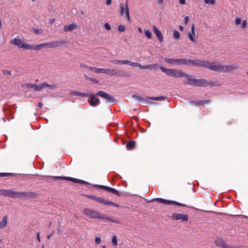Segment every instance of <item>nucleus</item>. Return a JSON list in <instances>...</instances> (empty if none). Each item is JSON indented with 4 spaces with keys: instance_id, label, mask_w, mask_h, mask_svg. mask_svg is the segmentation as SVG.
Returning <instances> with one entry per match:
<instances>
[{
    "instance_id": "f257e3e1",
    "label": "nucleus",
    "mask_w": 248,
    "mask_h": 248,
    "mask_svg": "<svg viewBox=\"0 0 248 248\" xmlns=\"http://www.w3.org/2000/svg\"><path fill=\"white\" fill-rule=\"evenodd\" d=\"M205 63L204 64L203 67L209 68L212 71L218 72H227L234 70L238 67L237 64L228 65H220L217 62H210L208 61H205Z\"/></svg>"
},
{
    "instance_id": "f03ea898",
    "label": "nucleus",
    "mask_w": 248,
    "mask_h": 248,
    "mask_svg": "<svg viewBox=\"0 0 248 248\" xmlns=\"http://www.w3.org/2000/svg\"><path fill=\"white\" fill-rule=\"evenodd\" d=\"M182 75V77L185 78L184 79L185 84L201 87L203 86L205 83V80L204 79L194 78L193 76L189 75L184 72H183Z\"/></svg>"
},
{
    "instance_id": "7ed1b4c3",
    "label": "nucleus",
    "mask_w": 248,
    "mask_h": 248,
    "mask_svg": "<svg viewBox=\"0 0 248 248\" xmlns=\"http://www.w3.org/2000/svg\"><path fill=\"white\" fill-rule=\"evenodd\" d=\"M83 214L91 219H107L106 215L104 214H100L97 211H96L92 209L86 208L84 209L83 211Z\"/></svg>"
},
{
    "instance_id": "20e7f679",
    "label": "nucleus",
    "mask_w": 248,
    "mask_h": 248,
    "mask_svg": "<svg viewBox=\"0 0 248 248\" xmlns=\"http://www.w3.org/2000/svg\"><path fill=\"white\" fill-rule=\"evenodd\" d=\"M160 69L163 72L166 73L168 76L175 78L182 77L183 72L179 69H169L163 66H161Z\"/></svg>"
},
{
    "instance_id": "39448f33",
    "label": "nucleus",
    "mask_w": 248,
    "mask_h": 248,
    "mask_svg": "<svg viewBox=\"0 0 248 248\" xmlns=\"http://www.w3.org/2000/svg\"><path fill=\"white\" fill-rule=\"evenodd\" d=\"M103 73L111 76H116L117 77L127 76L126 73L123 70H115L108 68H103Z\"/></svg>"
},
{
    "instance_id": "423d86ee",
    "label": "nucleus",
    "mask_w": 248,
    "mask_h": 248,
    "mask_svg": "<svg viewBox=\"0 0 248 248\" xmlns=\"http://www.w3.org/2000/svg\"><path fill=\"white\" fill-rule=\"evenodd\" d=\"M152 201H156L157 202L164 203L166 205L175 204L181 206H186V205L183 203L178 202L176 201L165 200L162 198H155L152 200Z\"/></svg>"
},
{
    "instance_id": "0eeeda50",
    "label": "nucleus",
    "mask_w": 248,
    "mask_h": 248,
    "mask_svg": "<svg viewBox=\"0 0 248 248\" xmlns=\"http://www.w3.org/2000/svg\"><path fill=\"white\" fill-rule=\"evenodd\" d=\"M120 14L121 16H124V14H125V16L127 19V20L128 21H130V14H129V10L128 6V0H126L125 5H124V3H120Z\"/></svg>"
},
{
    "instance_id": "6e6552de",
    "label": "nucleus",
    "mask_w": 248,
    "mask_h": 248,
    "mask_svg": "<svg viewBox=\"0 0 248 248\" xmlns=\"http://www.w3.org/2000/svg\"><path fill=\"white\" fill-rule=\"evenodd\" d=\"M185 60L186 64L185 65H187L189 66H197L203 67L204 64L205 63V61L198 59L192 60L185 59Z\"/></svg>"
},
{
    "instance_id": "1a4fd4ad",
    "label": "nucleus",
    "mask_w": 248,
    "mask_h": 248,
    "mask_svg": "<svg viewBox=\"0 0 248 248\" xmlns=\"http://www.w3.org/2000/svg\"><path fill=\"white\" fill-rule=\"evenodd\" d=\"M10 43L11 45L16 46L19 48H22L25 49H27L28 44L23 42L21 39L19 38H15L11 40Z\"/></svg>"
},
{
    "instance_id": "9d476101",
    "label": "nucleus",
    "mask_w": 248,
    "mask_h": 248,
    "mask_svg": "<svg viewBox=\"0 0 248 248\" xmlns=\"http://www.w3.org/2000/svg\"><path fill=\"white\" fill-rule=\"evenodd\" d=\"M65 43L64 41H55L46 43H43L44 47L46 48H55L62 46Z\"/></svg>"
},
{
    "instance_id": "9b49d317",
    "label": "nucleus",
    "mask_w": 248,
    "mask_h": 248,
    "mask_svg": "<svg viewBox=\"0 0 248 248\" xmlns=\"http://www.w3.org/2000/svg\"><path fill=\"white\" fill-rule=\"evenodd\" d=\"M165 62L167 63L173 65H185L186 64L185 59H172L166 58Z\"/></svg>"
},
{
    "instance_id": "f8f14e48",
    "label": "nucleus",
    "mask_w": 248,
    "mask_h": 248,
    "mask_svg": "<svg viewBox=\"0 0 248 248\" xmlns=\"http://www.w3.org/2000/svg\"><path fill=\"white\" fill-rule=\"evenodd\" d=\"M96 95L105 98L108 103H113L115 101L114 98L112 96L103 91H100L98 92Z\"/></svg>"
},
{
    "instance_id": "ddd939ff",
    "label": "nucleus",
    "mask_w": 248,
    "mask_h": 248,
    "mask_svg": "<svg viewBox=\"0 0 248 248\" xmlns=\"http://www.w3.org/2000/svg\"><path fill=\"white\" fill-rule=\"evenodd\" d=\"M172 219L175 220H181L182 221H187L188 216L187 214L174 213L171 216Z\"/></svg>"
},
{
    "instance_id": "4468645a",
    "label": "nucleus",
    "mask_w": 248,
    "mask_h": 248,
    "mask_svg": "<svg viewBox=\"0 0 248 248\" xmlns=\"http://www.w3.org/2000/svg\"><path fill=\"white\" fill-rule=\"evenodd\" d=\"M94 187H97V188H99V189L100 188V189H103L106 190L107 191H108L109 192H111L115 195H116L118 196H120V192L117 190H116L113 188H112V187H109L108 186H103V185H94Z\"/></svg>"
},
{
    "instance_id": "2eb2a0df",
    "label": "nucleus",
    "mask_w": 248,
    "mask_h": 248,
    "mask_svg": "<svg viewBox=\"0 0 248 248\" xmlns=\"http://www.w3.org/2000/svg\"><path fill=\"white\" fill-rule=\"evenodd\" d=\"M133 97L139 102L140 105L143 106H147L153 103V102L146 98L140 96L134 95Z\"/></svg>"
},
{
    "instance_id": "dca6fc26",
    "label": "nucleus",
    "mask_w": 248,
    "mask_h": 248,
    "mask_svg": "<svg viewBox=\"0 0 248 248\" xmlns=\"http://www.w3.org/2000/svg\"><path fill=\"white\" fill-rule=\"evenodd\" d=\"M15 191H13L10 189H0V195L12 198H15Z\"/></svg>"
},
{
    "instance_id": "f3484780",
    "label": "nucleus",
    "mask_w": 248,
    "mask_h": 248,
    "mask_svg": "<svg viewBox=\"0 0 248 248\" xmlns=\"http://www.w3.org/2000/svg\"><path fill=\"white\" fill-rule=\"evenodd\" d=\"M26 86L31 89H32L35 91H40L43 89L42 83L39 85L34 83H28L26 84Z\"/></svg>"
},
{
    "instance_id": "a211bd4d",
    "label": "nucleus",
    "mask_w": 248,
    "mask_h": 248,
    "mask_svg": "<svg viewBox=\"0 0 248 248\" xmlns=\"http://www.w3.org/2000/svg\"><path fill=\"white\" fill-rule=\"evenodd\" d=\"M16 194L15 198H26L30 197L33 195V193L31 192H19L15 191Z\"/></svg>"
},
{
    "instance_id": "6ab92c4d",
    "label": "nucleus",
    "mask_w": 248,
    "mask_h": 248,
    "mask_svg": "<svg viewBox=\"0 0 248 248\" xmlns=\"http://www.w3.org/2000/svg\"><path fill=\"white\" fill-rule=\"evenodd\" d=\"M191 31H192V33H191L190 32H188V37L190 40H191L192 41H193L194 42L196 43V40L193 37V36L197 37L198 32L195 30L194 24H193L191 27Z\"/></svg>"
},
{
    "instance_id": "aec40b11",
    "label": "nucleus",
    "mask_w": 248,
    "mask_h": 248,
    "mask_svg": "<svg viewBox=\"0 0 248 248\" xmlns=\"http://www.w3.org/2000/svg\"><path fill=\"white\" fill-rule=\"evenodd\" d=\"M216 244L217 246H219L220 247H222L223 248H233L232 246L228 245L223 240H217L215 241Z\"/></svg>"
},
{
    "instance_id": "412c9836",
    "label": "nucleus",
    "mask_w": 248,
    "mask_h": 248,
    "mask_svg": "<svg viewBox=\"0 0 248 248\" xmlns=\"http://www.w3.org/2000/svg\"><path fill=\"white\" fill-rule=\"evenodd\" d=\"M44 47L43 44H40L39 45H30L28 44L27 50L31 49L35 51H39Z\"/></svg>"
},
{
    "instance_id": "4be33fe9",
    "label": "nucleus",
    "mask_w": 248,
    "mask_h": 248,
    "mask_svg": "<svg viewBox=\"0 0 248 248\" xmlns=\"http://www.w3.org/2000/svg\"><path fill=\"white\" fill-rule=\"evenodd\" d=\"M153 31L156 34L158 40L160 42H162L163 40V37L161 32L158 30L155 26H153Z\"/></svg>"
},
{
    "instance_id": "5701e85b",
    "label": "nucleus",
    "mask_w": 248,
    "mask_h": 248,
    "mask_svg": "<svg viewBox=\"0 0 248 248\" xmlns=\"http://www.w3.org/2000/svg\"><path fill=\"white\" fill-rule=\"evenodd\" d=\"M56 178L59 180H66L71 181L75 183H79V179L70 177L57 176Z\"/></svg>"
},
{
    "instance_id": "b1692460",
    "label": "nucleus",
    "mask_w": 248,
    "mask_h": 248,
    "mask_svg": "<svg viewBox=\"0 0 248 248\" xmlns=\"http://www.w3.org/2000/svg\"><path fill=\"white\" fill-rule=\"evenodd\" d=\"M77 27V26L75 23H71L68 25H65L64 27V31H70L75 30Z\"/></svg>"
},
{
    "instance_id": "393cba45",
    "label": "nucleus",
    "mask_w": 248,
    "mask_h": 248,
    "mask_svg": "<svg viewBox=\"0 0 248 248\" xmlns=\"http://www.w3.org/2000/svg\"><path fill=\"white\" fill-rule=\"evenodd\" d=\"M42 86L43 88L47 87L49 90H55L58 88L57 84L55 83L52 84H48L46 82L42 83Z\"/></svg>"
},
{
    "instance_id": "a878e982",
    "label": "nucleus",
    "mask_w": 248,
    "mask_h": 248,
    "mask_svg": "<svg viewBox=\"0 0 248 248\" xmlns=\"http://www.w3.org/2000/svg\"><path fill=\"white\" fill-rule=\"evenodd\" d=\"M70 94L74 95H77L79 96L87 97L89 95L87 93H82L78 91H72Z\"/></svg>"
},
{
    "instance_id": "bb28decb",
    "label": "nucleus",
    "mask_w": 248,
    "mask_h": 248,
    "mask_svg": "<svg viewBox=\"0 0 248 248\" xmlns=\"http://www.w3.org/2000/svg\"><path fill=\"white\" fill-rule=\"evenodd\" d=\"M21 174L9 173V172H0V177H4L7 176H14L16 175H21Z\"/></svg>"
},
{
    "instance_id": "cd10ccee",
    "label": "nucleus",
    "mask_w": 248,
    "mask_h": 248,
    "mask_svg": "<svg viewBox=\"0 0 248 248\" xmlns=\"http://www.w3.org/2000/svg\"><path fill=\"white\" fill-rule=\"evenodd\" d=\"M7 224V217L6 216L3 217L2 221L0 222V229H3Z\"/></svg>"
},
{
    "instance_id": "c85d7f7f",
    "label": "nucleus",
    "mask_w": 248,
    "mask_h": 248,
    "mask_svg": "<svg viewBox=\"0 0 248 248\" xmlns=\"http://www.w3.org/2000/svg\"><path fill=\"white\" fill-rule=\"evenodd\" d=\"M136 142L134 141H130L126 144V149L128 150H132L135 146Z\"/></svg>"
},
{
    "instance_id": "c756f323",
    "label": "nucleus",
    "mask_w": 248,
    "mask_h": 248,
    "mask_svg": "<svg viewBox=\"0 0 248 248\" xmlns=\"http://www.w3.org/2000/svg\"><path fill=\"white\" fill-rule=\"evenodd\" d=\"M100 104V100L99 98H96L95 100H94L92 101V100L89 101V105L92 107H96L99 105Z\"/></svg>"
},
{
    "instance_id": "7c9ffc66",
    "label": "nucleus",
    "mask_w": 248,
    "mask_h": 248,
    "mask_svg": "<svg viewBox=\"0 0 248 248\" xmlns=\"http://www.w3.org/2000/svg\"><path fill=\"white\" fill-rule=\"evenodd\" d=\"M156 64H149L146 65H142L140 64V68L141 69H154L156 67Z\"/></svg>"
},
{
    "instance_id": "2f4dec72",
    "label": "nucleus",
    "mask_w": 248,
    "mask_h": 248,
    "mask_svg": "<svg viewBox=\"0 0 248 248\" xmlns=\"http://www.w3.org/2000/svg\"><path fill=\"white\" fill-rule=\"evenodd\" d=\"M126 64H128L130 66L139 67L140 68V64L138 62H134L132 61L126 60Z\"/></svg>"
},
{
    "instance_id": "473e14b6",
    "label": "nucleus",
    "mask_w": 248,
    "mask_h": 248,
    "mask_svg": "<svg viewBox=\"0 0 248 248\" xmlns=\"http://www.w3.org/2000/svg\"><path fill=\"white\" fill-rule=\"evenodd\" d=\"M87 68L91 71L94 72L95 73H101V71L103 70V68H97L93 67H89Z\"/></svg>"
},
{
    "instance_id": "72a5a7b5",
    "label": "nucleus",
    "mask_w": 248,
    "mask_h": 248,
    "mask_svg": "<svg viewBox=\"0 0 248 248\" xmlns=\"http://www.w3.org/2000/svg\"><path fill=\"white\" fill-rule=\"evenodd\" d=\"M126 60H112L111 62L117 64H126Z\"/></svg>"
},
{
    "instance_id": "f704fd0d",
    "label": "nucleus",
    "mask_w": 248,
    "mask_h": 248,
    "mask_svg": "<svg viewBox=\"0 0 248 248\" xmlns=\"http://www.w3.org/2000/svg\"><path fill=\"white\" fill-rule=\"evenodd\" d=\"M167 97L165 96H161L158 97H152L149 98L150 99L154 100H164L166 99Z\"/></svg>"
},
{
    "instance_id": "c9c22d12",
    "label": "nucleus",
    "mask_w": 248,
    "mask_h": 248,
    "mask_svg": "<svg viewBox=\"0 0 248 248\" xmlns=\"http://www.w3.org/2000/svg\"><path fill=\"white\" fill-rule=\"evenodd\" d=\"M173 36L177 40L180 38V33L177 30H174L173 31Z\"/></svg>"
},
{
    "instance_id": "e433bc0d",
    "label": "nucleus",
    "mask_w": 248,
    "mask_h": 248,
    "mask_svg": "<svg viewBox=\"0 0 248 248\" xmlns=\"http://www.w3.org/2000/svg\"><path fill=\"white\" fill-rule=\"evenodd\" d=\"M96 201H97L98 202L107 205L108 201L105 200L104 199H102V198H98L97 199H96Z\"/></svg>"
},
{
    "instance_id": "4c0bfd02",
    "label": "nucleus",
    "mask_w": 248,
    "mask_h": 248,
    "mask_svg": "<svg viewBox=\"0 0 248 248\" xmlns=\"http://www.w3.org/2000/svg\"><path fill=\"white\" fill-rule=\"evenodd\" d=\"M87 93H88V94H89V95L88 96H90V98L88 99V102L89 103V101L92 100V101L94 100H95V99L97 98L96 97H95V95L92 94V93H91L90 92H87Z\"/></svg>"
},
{
    "instance_id": "58836bf2",
    "label": "nucleus",
    "mask_w": 248,
    "mask_h": 248,
    "mask_svg": "<svg viewBox=\"0 0 248 248\" xmlns=\"http://www.w3.org/2000/svg\"><path fill=\"white\" fill-rule=\"evenodd\" d=\"M145 35L149 38H152V33L149 30H144Z\"/></svg>"
},
{
    "instance_id": "ea45409f",
    "label": "nucleus",
    "mask_w": 248,
    "mask_h": 248,
    "mask_svg": "<svg viewBox=\"0 0 248 248\" xmlns=\"http://www.w3.org/2000/svg\"><path fill=\"white\" fill-rule=\"evenodd\" d=\"M112 243L114 246H116L117 245V239L116 236H113L112 238Z\"/></svg>"
},
{
    "instance_id": "a19ab883",
    "label": "nucleus",
    "mask_w": 248,
    "mask_h": 248,
    "mask_svg": "<svg viewBox=\"0 0 248 248\" xmlns=\"http://www.w3.org/2000/svg\"><path fill=\"white\" fill-rule=\"evenodd\" d=\"M107 205H111L112 206L116 207H119V205L118 204H117L114 202H109V201H108Z\"/></svg>"
},
{
    "instance_id": "79ce46f5",
    "label": "nucleus",
    "mask_w": 248,
    "mask_h": 248,
    "mask_svg": "<svg viewBox=\"0 0 248 248\" xmlns=\"http://www.w3.org/2000/svg\"><path fill=\"white\" fill-rule=\"evenodd\" d=\"M216 0H204V2L205 4H211L212 5H213L215 3Z\"/></svg>"
},
{
    "instance_id": "37998d69",
    "label": "nucleus",
    "mask_w": 248,
    "mask_h": 248,
    "mask_svg": "<svg viewBox=\"0 0 248 248\" xmlns=\"http://www.w3.org/2000/svg\"><path fill=\"white\" fill-rule=\"evenodd\" d=\"M125 29V27L123 25H119L118 27V30L120 32L124 31Z\"/></svg>"
},
{
    "instance_id": "c03bdc74",
    "label": "nucleus",
    "mask_w": 248,
    "mask_h": 248,
    "mask_svg": "<svg viewBox=\"0 0 248 248\" xmlns=\"http://www.w3.org/2000/svg\"><path fill=\"white\" fill-rule=\"evenodd\" d=\"M207 102V100H206V101H191L189 102V103H190V104H191V105H192V104H199V103H204V102Z\"/></svg>"
},
{
    "instance_id": "a18cd8bd",
    "label": "nucleus",
    "mask_w": 248,
    "mask_h": 248,
    "mask_svg": "<svg viewBox=\"0 0 248 248\" xmlns=\"http://www.w3.org/2000/svg\"><path fill=\"white\" fill-rule=\"evenodd\" d=\"M33 32L36 33V34H40L42 33V30H39V29H34L33 30Z\"/></svg>"
},
{
    "instance_id": "49530a36",
    "label": "nucleus",
    "mask_w": 248,
    "mask_h": 248,
    "mask_svg": "<svg viewBox=\"0 0 248 248\" xmlns=\"http://www.w3.org/2000/svg\"><path fill=\"white\" fill-rule=\"evenodd\" d=\"M241 23V18L239 17H236L235 19V23L237 25H239Z\"/></svg>"
},
{
    "instance_id": "de8ad7c7",
    "label": "nucleus",
    "mask_w": 248,
    "mask_h": 248,
    "mask_svg": "<svg viewBox=\"0 0 248 248\" xmlns=\"http://www.w3.org/2000/svg\"><path fill=\"white\" fill-rule=\"evenodd\" d=\"M106 217L107 218V219H102L103 220H107L109 221H111L113 223H117V221H116L114 219H111L108 217L107 216H106Z\"/></svg>"
},
{
    "instance_id": "09e8293b",
    "label": "nucleus",
    "mask_w": 248,
    "mask_h": 248,
    "mask_svg": "<svg viewBox=\"0 0 248 248\" xmlns=\"http://www.w3.org/2000/svg\"><path fill=\"white\" fill-rule=\"evenodd\" d=\"M104 26L105 29L107 30H110L111 29V27L108 23H106Z\"/></svg>"
},
{
    "instance_id": "8fccbe9b",
    "label": "nucleus",
    "mask_w": 248,
    "mask_h": 248,
    "mask_svg": "<svg viewBox=\"0 0 248 248\" xmlns=\"http://www.w3.org/2000/svg\"><path fill=\"white\" fill-rule=\"evenodd\" d=\"M95 242L96 244H99L101 242V238L99 237H96L95 239Z\"/></svg>"
},
{
    "instance_id": "3c124183",
    "label": "nucleus",
    "mask_w": 248,
    "mask_h": 248,
    "mask_svg": "<svg viewBox=\"0 0 248 248\" xmlns=\"http://www.w3.org/2000/svg\"><path fill=\"white\" fill-rule=\"evenodd\" d=\"M79 183L83 184H86V185H89L90 184L89 183H88V182H87L86 181L82 180H80V179H79Z\"/></svg>"
},
{
    "instance_id": "603ef678",
    "label": "nucleus",
    "mask_w": 248,
    "mask_h": 248,
    "mask_svg": "<svg viewBox=\"0 0 248 248\" xmlns=\"http://www.w3.org/2000/svg\"><path fill=\"white\" fill-rule=\"evenodd\" d=\"M247 25V21L246 20H245L243 21L242 23V27L245 28Z\"/></svg>"
},
{
    "instance_id": "864d4df0",
    "label": "nucleus",
    "mask_w": 248,
    "mask_h": 248,
    "mask_svg": "<svg viewBox=\"0 0 248 248\" xmlns=\"http://www.w3.org/2000/svg\"><path fill=\"white\" fill-rule=\"evenodd\" d=\"M89 80L90 81H92V82H93V83H97L98 82V81L96 79H94V78H89Z\"/></svg>"
},
{
    "instance_id": "5fc2aeb1",
    "label": "nucleus",
    "mask_w": 248,
    "mask_h": 248,
    "mask_svg": "<svg viewBox=\"0 0 248 248\" xmlns=\"http://www.w3.org/2000/svg\"><path fill=\"white\" fill-rule=\"evenodd\" d=\"M189 17L188 16H186L185 18V23L186 24H187L188 22H189Z\"/></svg>"
},
{
    "instance_id": "6e6d98bb",
    "label": "nucleus",
    "mask_w": 248,
    "mask_h": 248,
    "mask_svg": "<svg viewBox=\"0 0 248 248\" xmlns=\"http://www.w3.org/2000/svg\"><path fill=\"white\" fill-rule=\"evenodd\" d=\"M36 238H37V240L39 242H40V232H37L36 233Z\"/></svg>"
},
{
    "instance_id": "4d7b16f0",
    "label": "nucleus",
    "mask_w": 248,
    "mask_h": 248,
    "mask_svg": "<svg viewBox=\"0 0 248 248\" xmlns=\"http://www.w3.org/2000/svg\"><path fill=\"white\" fill-rule=\"evenodd\" d=\"M80 67H82V68H87V67H88V66L84 64H83V63H80Z\"/></svg>"
},
{
    "instance_id": "13d9d810",
    "label": "nucleus",
    "mask_w": 248,
    "mask_h": 248,
    "mask_svg": "<svg viewBox=\"0 0 248 248\" xmlns=\"http://www.w3.org/2000/svg\"><path fill=\"white\" fill-rule=\"evenodd\" d=\"M111 2H112L111 0H107L106 3L107 5H110L111 4Z\"/></svg>"
},
{
    "instance_id": "bf43d9fd",
    "label": "nucleus",
    "mask_w": 248,
    "mask_h": 248,
    "mask_svg": "<svg viewBox=\"0 0 248 248\" xmlns=\"http://www.w3.org/2000/svg\"><path fill=\"white\" fill-rule=\"evenodd\" d=\"M179 2L181 4H185L186 3L185 0H179Z\"/></svg>"
},
{
    "instance_id": "052dcab7",
    "label": "nucleus",
    "mask_w": 248,
    "mask_h": 248,
    "mask_svg": "<svg viewBox=\"0 0 248 248\" xmlns=\"http://www.w3.org/2000/svg\"><path fill=\"white\" fill-rule=\"evenodd\" d=\"M90 198L92 199L93 200H94L95 201H96V199H97L98 198H96L95 196H90L89 197Z\"/></svg>"
},
{
    "instance_id": "680f3d73",
    "label": "nucleus",
    "mask_w": 248,
    "mask_h": 248,
    "mask_svg": "<svg viewBox=\"0 0 248 248\" xmlns=\"http://www.w3.org/2000/svg\"><path fill=\"white\" fill-rule=\"evenodd\" d=\"M163 2V0H157V4H162Z\"/></svg>"
},
{
    "instance_id": "e2e57ef3",
    "label": "nucleus",
    "mask_w": 248,
    "mask_h": 248,
    "mask_svg": "<svg viewBox=\"0 0 248 248\" xmlns=\"http://www.w3.org/2000/svg\"><path fill=\"white\" fill-rule=\"evenodd\" d=\"M43 106V104L41 103V102H39L38 103V107L39 108H41Z\"/></svg>"
},
{
    "instance_id": "0e129e2a",
    "label": "nucleus",
    "mask_w": 248,
    "mask_h": 248,
    "mask_svg": "<svg viewBox=\"0 0 248 248\" xmlns=\"http://www.w3.org/2000/svg\"><path fill=\"white\" fill-rule=\"evenodd\" d=\"M52 234H53V233H51L50 234H48L47 235V239H49L50 238V237L51 236V235H52Z\"/></svg>"
},
{
    "instance_id": "69168bd1",
    "label": "nucleus",
    "mask_w": 248,
    "mask_h": 248,
    "mask_svg": "<svg viewBox=\"0 0 248 248\" xmlns=\"http://www.w3.org/2000/svg\"><path fill=\"white\" fill-rule=\"evenodd\" d=\"M180 30L181 31H183L184 29V28L182 26H180Z\"/></svg>"
},
{
    "instance_id": "338daca9",
    "label": "nucleus",
    "mask_w": 248,
    "mask_h": 248,
    "mask_svg": "<svg viewBox=\"0 0 248 248\" xmlns=\"http://www.w3.org/2000/svg\"><path fill=\"white\" fill-rule=\"evenodd\" d=\"M138 31H139L140 33H142V31L141 28H140V27H139V28H138Z\"/></svg>"
},
{
    "instance_id": "774afa93",
    "label": "nucleus",
    "mask_w": 248,
    "mask_h": 248,
    "mask_svg": "<svg viewBox=\"0 0 248 248\" xmlns=\"http://www.w3.org/2000/svg\"><path fill=\"white\" fill-rule=\"evenodd\" d=\"M54 21H55V19H51L50 23H51V24L53 23L54 22Z\"/></svg>"
}]
</instances>
